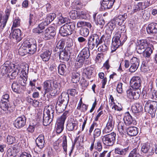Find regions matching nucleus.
I'll return each mask as SVG.
<instances>
[{
	"instance_id": "obj_1",
	"label": "nucleus",
	"mask_w": 157,
	"mask_h": 157,
	"mask_svg": "<svg viewBox=\"0 0 157 157\" xmlns=\"http://www.w3.org/2000/svg\"><path fill=\"white\" fill-rule=\"evenodd\" d=\"M69 101L68 94L66 93H62L59 97L56 103V111L59 113H62L66 108Z\"/></svg>"
},
{
	"instance_id": "obj_2",
	"label": "nucleus",
	"mask_w": 157,
	"mask_h": 157,
	"mask_svg": "<svg viewBox=\"0 0 157 157\" xmlns=\"http://www.w3.org/2000/svg\"><path fill=\"white\" fill-rule=\"evenodd\" d=\"M56 118V114L54 108L48 107L44 110L43 114V124L44 126L49 125L53 120Z\"/></svg>"
},
{
	"instance_id": "obj_3",
	"label": "nucleus",
	"mask_w": 157,
	"mask_h": 157,
	"mask_svg": "<svg viewBox=\"0 0 157 157\" xmlns=\"http://www.w3.org/2000/svg\"><path fill=\"white\" fill-rule=\"evenodd\" d=\"M98 34L94 33L91 34L88 38L87 46L90 50H92L95 47L97 48L98 46L102 43L104 38L105 37L103 35L101 37Z\"/></svg>"
},
{
	"instance_id": "obj_4",
	"label": "nucleus",
	"mask_w": 157,
	"mask_h": 157,
	"mask_svg": "<svg viewBox=\"0 0 157 157\" xmlns=\"http://www.w3.org/2000/svg\"><path fill=\"white\" fill-rule=\"evenodd\" d=\"M127 36L124 33H116L113 39L111 47V52L115 51L126 40Z\"/></svg>"
},
{
	"instance_id": "obj_5",
	"label": "nucleus",
	"mask_w": 157,
	"mask_h": 157,
	"mask_svg": "<svg viewBox=\"0 0 157 157\" xmlns=\"http://www.w3.org/2000/svg\"><path fill=\"white\" fill-rule=\"evenodd\" d=\"M88 47H85L80 52L76 58L75 64L78 67H82L84 61L90 56V53Z\"/></svg>"
},
{
	"instance_id": "obj_6",
	"label": "nucleus",
	"mask_w": 157,
	"mask_h": 157,
	"mask_svg": "<svg viewBox=\"0 0 157 157\" xmlns=\"http://www.w3.org/2000/svg\"><path fill=\"white\" fill-rule=\"evenodd\" d=\"M75 23L73 21L67 23L62 26L59 29V33L63 36L70 35L75 31Z\"/></svg>"
},
{
	"instance_id": "obj_7",
	"label": "nucleus",
	"mask_w": 157,
	"mask_h": 157,
	"mask_svg": "<svg viewBox=\"0 0 157 157\" xmlns=\"http://www.w3.org/2000/svg\"><path fill=\"white\" fill-rule=\"evenodd\" d=\"M144 105L145 111L148 112L153 116L155 115L157 109V102L155 101H145Z\"/></svg>"
},
{
	"instance_id": "obj_8",
	"label": "nucleus",
	"mask_w": 157,
	"mask_h": 157,
	"mask_svg": "<svg viewBox=\"0 0 157 157\" xmlns=\"http://www.w3.org/2000/svg\"><path fill=\"white\" fill-rule=\"evenodd\" d=\"M116 133L112 132L101 137L103 144L107 146H111L114 144L116 140Z\"/></svg>"
},
{
	"instance_id": "obj_9",
	"label": "nucleus",
	"mask_w": 157,
	"mask_h": 157,
	"mask_svg": "<svg viewBox=\"0 0 157 157\" xmlns=\"http://www.w3.org/2000/svg\"><path fill=\"white\" fill-rule=\"evenodd\" d=\"M56 34L55 28L52 26L49 27L45 30L43 35V38L46 40L52 39Z\"/></svg>"
},
{
	"instance_id": "obj_10",
	"label": "nucleus",
	"mask_w": 157,
	"mask_h": 157,
	"mask_svg": "<svg viewBox=\"0 0 157 157\" xmlns=\"http://www.w3.org/2000/svg\"><path fill=\"white\" fill-rule=\"evenodd\" d=\"M141 82V80L140 77H133L130 82V86L133 90H140Z\"/></svg>"
},
{
	"instance_id": "obj_11",
	"label": "nucleus",
	"mask_w": 157,
	"mask_h": 157,
	"mask_svg": "<svg viewBox=\"0 0 157 157\" xmlns=\"http://www.w3.org/2000/svg\"><path fill=\"white\" fill-rule=\"evenodd\" d=\"M141 151L147 156L151 155L154 153V149L152 145L149 143H144L141 144Z\"/></svg>"
},
{
	"instance_id": "obj_12",
	"label": "nucleus",
	"mask_w": 157,
	"mask_h": 157,
	"mask_svg": "<svg viewBox=\"0 0 157 157\" xmlns=\"http://www.w3.org/2000/svg\"><path fill=\"white\" fill-rule=\"evenodd\" d=\"M137 45L136 48L137 52L140 54H142L147 48V43L146 40H140L137 41Z\"/></svg>"
},
{
	"instance_id": "obj_13",
	"label": "nucleus",
	"mask_w": 157,
	"mask_h": 157,
	"mask_svg": "<svg viewBox=\"0 0 157 157\" xmlns=\"http://www.w3.org/2000/svg\"><path fill=\"white\" fill-rule=\"evenodd\" d=\"M26 118L24 115L18 117L14 121V125L17 128H21L24 127L26 121Z\"/></svg>"
},
{
	"instance_id": "obj_14",
	"label": "nucleus",
	"mask_w": 157,
	"mask_h": 157,
	"mask_svg": "<svg viewBox=\"0 0 157 157\" xmlns=\"http://www.w3.org/2000/svg\"><path fill=\"white\" fill-rule=\"evenodd\" d=\"M126 93L127 96L128 98L135 100L139 98L141 93L140 90H133L131 88L127 90Z\"/></svg>"
},
{
	"instance_id": "obj_15",
	"label": "nucleus",
	"mask_w": 157,
	"mask_h": 157,
	"mask_svg": "<svg viewBox=\"0 0 157 157\" xmlns=\"http://www.w3.org/2000/svg\"><path fill=\"white\" fill-rule=\"evenodd\" d=\"M130 66L129 68V71L133 73L138 69L140 61L136 57H133L130 60Z\"/></svg>"
},
{
	"instance_id": "obj_16",
	"label": "nucleus",
	"mask_w": 157,
	"mask_h": 157,
	"mask_svg": "<svg viewBox=\"0 0 157 157\" xmlns=\"http://www.w3.org/2000/svg\"><path fill=\"white\" fill-rule=\"evenodd\" d=\"M115 121L112 116L109 117V121L106 124V127L103 130V132L105 133H108L111 132L113 128Z\"/></svg>"
},
{
	"instance_id": "obj_17",
	"label": "nucleus",
	"mask_w": 157,
	"mask_h": 157,
	"mask_svg": "<svg viewBox=\"0 0 157 157\" xmlns=\"http://www.w3.org/2000/svg\"><path fill=\"white\" fill-rule=\"evenodd\" d=\"M128 17L127 13L123 15H120L117 17H115L113 19V22L117 25L120 26L123 24L124 22Z\"/></svg>"
},
{
	"instance_id": "obj_18",
	"label": "nucleus",
	"mask_w": 157,
	"mask_h": 157,
	"mask_svg": "<svg viewBox=\"0 0 157 157\" xmlns=\"http://www.w3.org/2000/svg\"><path fill=\"white\" fill-rule=\"evenodd\" d=\"M13 67H15V65L11 63L10 61H6L1 66L0 69L3 74H6L10 72Z\"/></svg>"
},
{
	"instance_id": "obj_19",
	"label": "nucleus",
	"mask_w": 157,
	"mask_h": 157,
	"mask_svg": "<svg viewBox=\"0 0 157 157\" xmlns=\"http://www.w3.org/2000/svg\"><path fill=\"white\" fill-rule=\"evenodd\" d=\"M78 122L75 121L74 119H71L68 121L66 128L67 129L70 131H73L76 130L78 128Z\"/></svg>"
},
{
	"instance_id": "obj_20",
	"label": "nucleus",
	"mask_w": 157,
	"mask_h": 157,
	"mask_svg": "<svg viewBox=\"0 0 157 157\" xmlns=\"http://www.w3.org/2000/svg\"><path fill=\"white\" fill-rule=\"evenodd\" d=\"M123 120L126 125H129L132 124H134L136 123L135 120L130 115L129 112L126 113L123 118Z\"/></svg>"
},
{
	"instance_id": "obj_21",
	"label": "nucleus",
	"mask_w": 157,
	"mask_h": 157,
	"mask_svg": "<svg viewBox=\"0 0 157 157\" xmlns=\"http://www.w3.org/2000/svg\"><path fill=\"white\" fill-rule=\"evenodd\" d=\"M115 0H103L101 3V8L102 10L109 9L113 6Z\"/></svg>"
},
{
	"instance_id": "obj_22",
	"label": "nucleus",
	"mask_w": 157,
	"mask_h": 157,
	"mask_svg": "<svg viewBox=\"0 0 157 157\" xmlns=\"http://www.w3.org/2000/svg\"><path fill=\"white\" fill-rule=\"evenodd\" d=\"M44 136L42 134L40 135L36 140V143L37 147L42 149L44 147L45 142Z\"/></svg>"
},
{
	"instance_id": "obj_23",
	"label": "nucleus",
	"mask_w": 157,
	"mask_h": 157,
	"mask_svg": "<svg viewBox=\"0 0 157 157\" xmlns=\"http://www.w3.org/2000/svg\"><path fill=\"white\" fill-rule=\"evenodd\" d=\"M147 33L151 35L157 33V24L152 23L148 24L146 28Z\"/></svg>"
},
{
	"instance_id": "obj_24",
	"label": "nucleus",
	"mask_w": 157,
	"mask_h": 157,
	"mask_svg": "<svg viewBox=\"0 0 157 157\" xmlns=\"http://www.w3.org/2000/svg\"><path fill=\"white\" fill-rule=\"evenodd\" d=\"M21 31L18 29L13 30L10 34V36H12L13 39H15L17 41H19L21 40Z\"/></svg>"
},
{
	"instance_id": "obj_25",
	"label": "nucleus",
	"mask_w": 157,
	"mask_h": 157,
	"mask_svg": "<svg viewBox=\"0 0 157 157\" xmlns=\"http://www.w3.org/2000/svg\"><path fill=\"white\" fill-rule=\"evenodd\" d=\"M59 54V59L61 62L67 61L69 60L70 55L66 50H63L61 51H60Z\"/></svg>"
},
{
	"instance_id": "obj_26",
	"label": "nucleus",
	"mask_w": 157,
	"mask_h": 157,
	"mask_svg": "<svg viewBox=\"0 0 157 157\" xmlns=\"http://www.w3.org/2000/svg\"><path fill=\"white\" fill-rule=\"evenodd\" d=\"M131 109L133 113H138L143 110V106L142 104L136 103L132 106Z\"/></svg>"
},
{
	"instance_id": "obj_27",
	"label": "nucleus",
	"mask_w": 157,
	"mask_h": 157,
	"mask_svg": "<svg viewBox=\"0 0 157 157\" xmlns=\"http://www.w3.org/2000/svg\"><path fill=\"white\" fill-rule=\"evenodd\" d=\"M97 14V13H95L93 14V18L95 22L97 25L98 24L101 25H104L105 24V21L102 16L99 15L96 17Z\"/></svg>"
},
{
	"instance_id": "obj_28",
	"label": "nucleus",
	"mask_w": 157,
	"mask_h": 157,
	"mask_svg": "<svg viewBox=\"0 0 157 157\" xmlns=\"http://www.w3.org/2000/svg\"><path fill=\"white\" fill-rule=\"evenodd\" d=\"M52 53L51 50H46L41 53L40 56L44 61H48L49 60Z\"/></svg>"
},
{
	"instance_id": "obj_29",
	"label": "nucleus",
	"mask_w": 157,
	"mask_h": 157,
	"mask_svg": "<svg viewBox=\"0 0 157 157\" xmlns=\"http://www.w3.org/2000/svg\"><path fill=\"white\" fill-rule=\"evenodd\" d=\"M56 17V15L54 13H51L47 16L45 20L42 22L45 26H47Z\"/></svg>"
},
{
	"instance_id": "obj_30",
	"label": "nucleus",
	"mask_w": 157,
	"mask_h": 157,
	"mask_svg": "<svg viewBox=\"0 0 157 157\" xmlns=\"http://www.w3.org/2000/svg\"><path fill=\"white\" fill-rule=\"evenodd\" d=\"M126 130L128 134L131 136H136L138 133V128L136 127H128Z\"/></svg>"
},
{
	"instance_id": "obj_31",
	"label": "nucleus",
	"mask_w": 157,
	"mask_h": 157,
	"mask_svg": "<svg viewBox=\"0 0 157 157\" xmlns=\"http://www.w3.org/2000/svg\"><path fill=\"white\" fill-rule=\"evenodd\" d=\"M52 82L51 80H47L44 83V89L45 93L51 91L52 89Z\"/></svg>"
},
{
	"instance_id": "obj_32",
	"label": "nucleus",
	"mask_w": 157,
	"mask_h": 157,
	"mask_svg": "<svg viewBox=\"0 0 157 157\" xmlns=\"http://www.w3.org/2000/svg\"><path fill=\"white\" fill-rule=\"evenodd\" d=\"M58 143V144L59 142H62V147L63 148V151L66 153L67 151V137L65 136H63L59 138L57 141Z\"/></svg>"
},
{
	"instance_id": "obj_33",
	"label": "nucleus",
	"mask_w": 157,
	"mask_h": 157,
	"mask_svg": "<svg viewBox=\"0 0 157 157\" xmlns=\"http://www.w3.org/2000/svg\"><path fill=\"white\" fill-rule=\"evenodd\" d=\"M64 122L58 120L56 125V132L57 133H60L63 129Z\"/></svg>"
},
{
	"instance_id": "obj_34",
	"label": "nucleus",
	"mask_w": 157,
	"mask_h": 157,
	"mask_svg": "<svg viewBox=\"0 0 157 157\" xmlns=\"http://www.w3.org/2000/svg\"><path fill=\"white\" fill-rule=\"evenodd\" d=\"M80 78V74L77 71H73L72 73L71 81L73 83H77Z\"/></svg>"
},
{
	"instance_id": "obj_35",
	"label": "nucleus",
	"mask_w": 157,
	"mask_h": 157,
	"mask_svg": "<svg viewBox=\"0 0 157 157\" xmlns=\"http://www.w3.org/2000/svg\"><path fill=\"white\" fill-rule=\"evenodd\" d=\"M128 147L124 149L117 147L115 149V152L116 154L123 155H125L128 152Z\"/></svg>"
},
{
	"instance_id": "obj_36",
	"label": "nucleus",
	"mask_w": 157,
	"mask_h": 157,
	"mask_svg": "<svg viewBox=\"0 0 157 157\" xmlns=\"http://www.w3.org/2000/svg\"><path fill=\"white\" fill-rule=\"evenodd\" d=\"M58 73L62 75H64L66 71V67L64 64H60L58 66Z\"/></svg>"
},
{
	"instance_id": "obj_37",
	"label": "nucleus",
	"mask_w": 157,
	"mask_h": 157,
	"mask_svg": "<svg viewBox=\"0 0 157 157\" xmlns=\"http://www.w3.org/2000/svg\"><path fill=\"white\" fill-rule=\"evenodd\" d=\"M153 47H148L145 49L143 53L144 56L145 58L149 57L153 52Z\"/></svg>"
},
{
	"instance_id": "obj_38",
	"label": "nucleus",
	"mask_w": 157,
	"mask_h": 157,
	"mask_svg": "<svg viewBox=\"0 0 157 157\" xmlns=\"http://www.w3.org/2000/svg\"><path fill=\"white\" fill-rule=\"evenodd\" d=\"M45 26L43 23L41 22L37 27L33 29V32L35 33L40 34L42 32V30L44 29Z\"/></svg>"
},
{
	"instance_id": "obj_39",
	"label": "nucleus",
	"mask_w": 157,
	"mask_h": 157,
	"mask_svg": "<svg viewBox=\"0 0 157 157\" xmlns=\"http://www.w3.org/2000/svg\"><path fill=\"white\" fill-rule=\"evenodd\" d=\"M9 102L1 100L0 102V108L4 111L8 110Z\"/></svg>"
},
{
	"instance_id": "obj_40",
	"label": "nucleus",
	"mask_w": 157,
	"mask_h": 157,
	"mask_svg": "<svg viewBox=\"0 0 157 157\" xmlns=\"http://www.w3.org/2000/svg\"><path fill=\"white\" fill-rule=\"evenodd\" d=\"M35 42V40L34 39H31L29 40H26L24 42L22 45L24 47L26 48V50L28 49V48L30 46V45H32V44L34 43Z\"/></svg>"
},
{
	"instance_id": "obj_41",
	"label": "nucleus",
	"mask_w": 157,
	"mask_h": 157,
	"mask_svg": "<svg viewBox=\"0 0 157 157\" xmlns=\"http://www.w3.org/2000/svg\"><path fill=\"white\" fill-rule=\"evenodd\" d=\"M36 50V42L35 40V42L34 43L32 44V45H30L27 51H29L28 53L33 54H34Z\"/></svg>"
},
{
	"instance_id": "obj_42",
	"label": "nucleus",
	"mask_w": 157,
	"mask_h": 157,
	"mask_svg": "<svg viewBox=\"0 0 157 157\" xmlns=\"http://www.w3.org/2000/svg\"><path fill=\"white\" fill-rule=\"evenodd\" d=\"M93 72V69L91 67H88L84 70V73L86 77H90Z\"/></svg>"
},
{
	"instance_id": "obj_43",
	"label": "nucleus",
	"mask_w": 157,
	"mask_h": 157,
	"mask_svg": "<svg viewBox=\"0 0 157 157\" xmlns=\"http://www.w3.org/2000/svg\"><path fill=\"white\" fill-rule=\"evenodd\" d=\"M148 97L150 99L157 100V92L155 90L151 91L148 93Z\"/></svg>"
},
{
	"instance_id": "obj_44",
	"label": "nucleus",
	"mask_w": 157,
	"mask_h": 157,
	"mask_svg": "<svg viewBox=\"0 0 157 157\" xmlns=\"http://www.w3.org/2000/svg\"><path fill=\"white\" fill-rule=\"evenodd\" d=\"M87 18L86 12L82 11H77V19H85Z\"/></svg>"
},
{
	"instance_id": "obj_45",
	"label": "nucleus",
	"mask_w": 157,
	"mask_h": 157,
	"mask_svg": "<svg viewBox=\"0 0 157 157\" xmlns=\"http://www.w3.org/2000/svg\"><path fill=\"white\" fill-rule=\"evenodd\" d=\"M80 34L84 37H86L88 35L89 31L88 28L86 27H82L80 29Z\"/></svg>"
},
{
	"instance_id": "obj_46",
	"label": "nucleus",
	"mask_w": 157,
	"mask_h": 157,
	"mask_svg": "<svg viewBox=\"0 0 157 157\" xmlns=\"http://www.w3.org/2000/svg\"><path fill=\"white\" fill-rule=\"evenodd\" d=\"M118 26V29L117 30L116 33H118L120 34L124 33L125 35H126L125 25L123 24L122 25ZM117 28L118 27H117Z\"/></svg>"
},
{
	"instance_id": "obj_47",
	"label": "nucleus",
	"mask_w": 157,
	"mask_h": 157,
	"mask_svg": "<svg viewBox=\"0 0 157 157\" xmlns=\"http://www.w3.org/2000/svg\"><path fill=\"white\" fill-rule=\"evenodd\" d=\"M12 88L13 90L15 92H18L20 86L17 82L13 81L12 85Z\"/></svg>"
},
{
	"instance_id": "obj_48",
	"label": "nucleus",
	"mask_w": 157,
	"mask_h": 157,
	"mask_svg": "<svg viewBox=\"0 0 157 157\" xmlns=\"http://www.w3.org/2000/svg\"><path fill=\"white\" fill-rule=\"evenodd\" d=\"M6 143L9 144H12L16 142V138L15 137L10 135H8L6 138Z\"/></svg>"
},
{
	"instance_id": "obj_49",
	"label": "nucleus",
	"mask_w": 157,
	"mask_h": 157,
	"mask_svg": "<svg viewBox=\"0 0 157 157\" xmlns=\"http://www.w3.org/2000/svg\"><path fill=\"white\" fill-rule=\"evenodd\" d=\"M101 130L100 129L96 128L94 130L93 133V137L94 141H95V139L101 135Z\"/></svg>"
},
{
	"instance_id": "obj_50",
	"label": "nucleus",
	"mask_w": 157,
	"mask_h": 157,
	"mask_svg": "<svg viewBox=\"0 0 157 157\" xmlns=\"http://www.w3.org/2000/svg\"><path fill=\"white\" fill-rule=\"evenodd\" d=\"M139 150L137 148L133 149L129 153L128 157H135L137 155H139Z\"/></svg>"
},
{
	"instance_id": "obj_51",
	"label": "nucleus",
	"mask_w": 157,
	"mask_h": 157,
	"mask_svg": "<svg viewBox=\"0 0 157 157\" xmlns=\"http://www.w3.org/2000/svg\"><path fill=\"white\" fill-rule=\"evenodd\" d=\"M7 155L8 157H14L16 156V153L13 149L10 148L7 151Z\"/></svg>"
},
{
	"instance_id": "obj_52",
	"label": "nucleus",
	"mask_w": 157,
	"mask_h": 157,
	"mask_svg": "<svg viewBox=\"0 0 157 157\" xmlns=\"http://www.w3.org/2000/svg\"><path fill=\"white\" fill-rule=\"evenodd\" d=\"M116 24L113 22V21L112 20L111 22L109 23L108 25L109 30L110 31V33L111 34L112 33L114 29L116 27Z\"/></svg>"
},
{
	"instance_id": "obj_53",
	"label": "nucleus",
	"mask_w": 157,
	"mask_h": 157,
	"mask_svg": "<svg viewBox=\"0 0 157 157\" xmlns=\"http://www.w3.org/2000/svg\"><path fill=\"white\" fill-rule=\"evenodd\" d=\"M112 109H114L115 110L120 112L122 111L123 107L121 104L118 103L117 105H114L112 107Z\"/></svg>"
},
{
	"instance_id": "obj_54",
	"label": "nucleus",
	"mask_w": 157,
	"mask_h": 157,
	"mask_svg": "<svg viewBox=\"0 0 157 157\" xmlns=\"http://www.w3.org/2000/svg\"><path fill=\"white\" fill-rule=\"evenodd\" d=\"M69 115V112L67 111H66L64 112L61 117L58 119L65 122V121L67 117Z\"/></svg>"
},
{
	"instance_id": "obj_55",
	"label": "nucleus",
	"mask_w": 157,
	"mask_h": 157,
	"mask_svg": "<svg viewBox=\"0 0 157 157\" xmlns=\"http://www.w3.org/2000/svg\"><path fill=\"white\" fill-rule=\"evenodd\" d=\"M7 21L2 17L1 16L0 14V28L3 29L6 26Z\"/></svg>"
},
{
	"instance_id": "obj_56",
	"label": "nucleus",
	"mask_w": 157,
	"mask_h": 157,
	"mask_svg": "<svg viewBox=\"0 0 157 157\" xmlns=\"http://www.w3.org/2000/svg\"><path fill=\"white\" fill-rule=\"evenodd\" d=\"M11 11V9L10 8H7L5 11V16H3L2 17L4 18V19L5 20L7 21L10 15V13Z\"/></svg>"
},
{
	"instance_id": "obj_57",
	"label": "nucleus",
	"mask_w": 157,
	"mask_h": 157,
	"mask_svg": "<svg viewBox=\"0 0 157 157\" xmlns=\"http://www.w3.org/2000/svg\"><path fill=\"white\" fill-rule=\"evenodd\" d=\"M141 9L142 10L146 8L148 6V2H140L138 3Z\"/></svg>"
},
{
	"instance_id": "obj_58",
	"label": "nucleus",
	"mask_w": 157,
	"mask_h": 157,
	"mask_svg": "<svg viewBox=\"0 0 157 157\" xmlns=\"http://www.w3.org/2000/svg\"><path fill=\"white\" fill-rule=\"evenodd\" d=\"M77 11L75 10L71 11L69 13V15L71 18L75 19L77 18Z\"/></svg>"
},
{
	"instance_id": "obj_59",
	"label": "nucleus",
	"mask_w": 157,
	"mask_h": 157,
	"mask_svg": "<svg viewBox=\"0 0 157 157\" xmlns=\"http://www.w3.org/2000/svg\"><path fill=\"white\" fill-rule=\"evenodd\" d=\"M35 17L33 14H30L29 15V25H33L35 23Z\"/></svg>"
},
{
	"instance_id": "obj_60",
	"label": "nucleus",
	"mask_w": 157,
	"mask_h": 157,
	"mask_svg": "<svg viewBox=\"0 0 157 157\" xmlns=\"http://www.w3.org/2000/svg\"><path fill=\"white\" fill-rule=\"evenodd\" d=\"M20 19L18 17H16L14 20L13 22V27H16L20 25Z\"/></svg>"
},
{
	"instance_id": "obj_61",
	"label": "nucleus",
	"mask_w": 157,
	"mask_h": 157,
	"mask_svg": "<svg viewBox=\"0 0 157 157\" xmlns=\"http://www.w3.org/2000/svg\"><path fill=\"white\" fill-rule=\"evenodd\" d=\"M64 42L62 40L59 41L57 43L56 48L58 49H62L64 46Z\"/></svg>"
},
{
	"instance_id": "obj_62",
	"label": "nucleus",
	"mask_w": 157,
	"mask_h": 157,
	"mask_svg": "<svg viewBox=\"0 0 157 157\" xmlns=\"http://www.w3.org/2000/svg\"><path fill=\"white\" fill-rule=\"evenodd\" d=\"M107 45L105 43V44L102 45L101 46H100L98 48V50H100V51L102 52H105L107 50Z\"/></svg>"
},
{
	"instance_id": "obj_63",
	"label": "nucleus",
	"mask_w": 157,
	"mask_h": 157,
	"mask_svg": "<svg viewBox=\"0 0 157 157\" xmlns=\"http://www.w3.org/2000/svg\"><path fill=\"white\" fill-rule=\"evenodd\" d=\"M57 66L56 63L54 62L51 65H50L49 70L51 71H56V67Z\"/></svg>"
},
{
	"instance_id": "obj_64",
	"label": "nucleus",
	"mask_w": 157,
	"mask_h": 157,
	"mask_svg": "<svg viewBox=\"0 0 157 157\" xmlns=\"http://www.w3.org/2000/svg\"><path fill=\"white\" fill-rule=\"evenodd\" d=\"M96 149L98 151H100L102 149V146L101 142L100 141L97 142L95 146Z\"/></svg>"
}]
</instances>
